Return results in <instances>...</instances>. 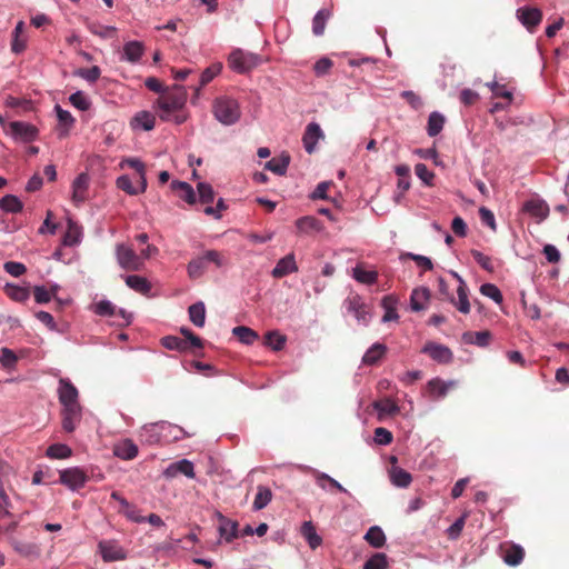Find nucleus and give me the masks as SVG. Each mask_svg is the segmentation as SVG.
<instances>
[{
    "label": "nucleus",
    "mask_w": 569,
    "mask_h": 569,
    "mask_svg": "<svg viewBox=\"0 0 569 569\" xmlns=\"http://www.w3.org/2000/svg\"><path fill=\"white\" fill-rule=\"evenodd\" d=\"M0 210L6 213H19L23 210V203L17 196L6 194L0 199Z\"/></svg>",
    "instance_id": "obj_38"
},
{
    "label": "nucleus",
    "mask_w": 569,
    "mask_h": 569,
    "mask_svg": "<svg viewBox=\"0 0 569 569\" xmlns=\"http://www.w3.org/2000/svg\"><path fill=\"white\" fill-rule=\"evenodd\" d=\"M144 44L141 41H128L123 44L120 60L136 64L141 60L142 56L144 54Z\"/></svg>",
    "instance_id": "obj_21"
},
{
    "label": "nucleus",
    "mask_w": 569,
    "mask_h": 569,
    "mask_svg": "<svg viewBox=\"0 0 569 569\" xmlns=\"http://www.w3.org/2000/svg\"><path fill=\"white\" fill-rule=\"evenodd\" d=\"M27 48V37L24 34V22L19 21L12 32L11 50L19 54Z\"/></svg>",
    "instance_id": "obj_29"
},
{
    "label": "nucleus",
    "mask_w": 569,
    "mask_h": 569,
    "mask_svg": "<svg viewBox=\"0 0 569 569\" xmlns=\"http://www.w3.org/2000/svg\"><path fill=\"white\" fill-rule=\"evenodd\" d=\"M89 477L80 467H71L59 471V481L71 491H77L86 486Z\"/></svg>",
    "instance_id": "obj_6"
},
{
    "label": "nucleus",
    "mask_w": 569,
    "mask_h": 569,
    "mask_svg": "<svg viewBox=\"0 0 569 569\" xmlns=\"http://www.w3.org/2000/svg\"><path fill=\"white\" fill-rule=\"evenodd\" d=\"M298 266L293 253H288L281 258L271 271V274L276 279L283 278L290 273L297 272Z\"/></svg>",
    "instance_id": "obj_22"
},
{
    "label": "nucleus",
    "mask_w": 569,
    "mask_h": 569,
    "mask_svg": "<svg viewBox=\"0 0 569 569\" xmlns=\"http://www.w3.org/2000/svg\"><path fill=\"white\" fill-rule=\"evenodd\" d=\"M57 392L59 402L62 408L80 406L79 391L77 387L68 378L59 379Z\"/></svg>",
    "instance_id": "obj_10"
},
{
    "label": "nucleus",
    "mask_w": 569,
    "mask_h": 569,
    "mask_svg": "<svg viewBox=\"0 0 569 569\" xmlns=\"http://www.w3.org/2000/svg\"><path fill=\"white\" fill-rule=\"evenodd\" d=\"M222 70V64L220 62L212 63L208 68H206L200 76V87H204L209 82H211Z\"/></svg>",
    "instance_id": "obj_57"
},
{
    "label": "nucleus",
    "mask_w": 569,
    "mask_h": 569,
    "mask_svg": "<svg viewBox=\"0 0 569 569\" xmlns=\"http://www.w3.org/2000/svg\"><path fill=\"white\" fill-rule=\"evenodd\" d=\"M471 256L483 270L489 272L493 271L495 267L490 257L476 249L471 250Z\"/></svg>",
    "instance_id": "obj_63"
},
{
    "label": "nucleus",
    "mask_w": 569,
    "mask_h": 569,
    "mask_svg": "<svg viewBox=\"0 0 569 569\" xmlns=\"http://www.w3.org/2000/svg\"><path fill=\"white\" fill-rule=\"evenodd\" d=\"M154 124L156 118L149 111H140L131 120V127L133 129H142L144 131L152 130L154 128Z\"/></svg>",
    "instance_id": "obj_34"
},
{
    "label": "nucleus",
    "mask_w": 569,
    "mask_h": 569,
    "mask_svg": "<svg viewBox=\"0 0 569 569\" xmlns=\"http://www.w3.org/2000/svg\"><path fill=\"white\" fill-rule=\"evenodd\" d=\"M430 298L428 288H418L411 292L410 306L413 311H421L426 308V303Z\"/></svg>",
    "instance_id": "obj_37"
},
{
    "label": "nucleus",
    "mask_w": 569,
    "mask_h": 569,
    "mask_svg": "<svg viewBox=\"0 0 569 569\" xmlns=\"http://www.w3.org/2000/svg\"><path fill=\"white\" fill-rule=\"evenodd\" d=\"M8 133L16 141L29 143L38 139L39 130L36 126L24 121H11L8 123Z\"/></svg>",
    "instance_id": "obj_7"
},
{
    "label": "nucleus",
    "mask_w": 569,
    "mask_h": 569,
    "mask_svg": "<svg viewBox=\"0 0 569 569\" xmlns=\"http://www.w3.org/2000/svg\"><path fill=\"white\" fill-rule=\"evenodd\" d=\"M316 483L323 490L336 489L340 492L349 493L341 483L325 472H318L316 475Z\"/></svg>",
    "instance_id": "obj_40"
},
{
    "label": "nucleus",
    "mask_w": 569,
    "mask_h": 569,
    "mask_svg": "<svg viewBox=\"0 0 569 569\" xmlns=\"http://www.w3.org/2000/svg\"><path fill=\"white\" fill-rule=\"evenodd\" d=\"M217 518L219 520V535L226 542H231L233 539L238 537V522L228 519L221 512H217Z\"/></svg>",
    "instance_id": "obj_23"
},
{
    "label": "nucleus",
    "mask_w": 569,
    "mask_h": 569,
    "mask_svg": "<svg viewBox=\"0 0 569 569\" xmlns=\"http://www.w3.org/2000/svg\"><path fill=\"white\" fill-rule=\"evenodd\" d=\"M331 12L328 9H320L312 19V32L315 36H322Z\"/></svg>",
    "instance_id": "obj_46"
},
{
    "label": "nucleus",
    "mask_w": 569,
    "mask_h": 569,
    "mask_svg": "<svg viewBox=\"0 0 569 569\" xmlns=\"http://www.w3.org/2000/svg\"><path fill=\"white\" fill-rule=\"evenodd\" d=\"M190 321L199 328H202L206 323V307L202 301H198L191 305L188 309Z\"/></svg>",
    "instance_id": "obj_39"
},
{
    "label": "nucleus",
    "mask_w": 569,
    "mask_h": 569,
    "mask_svg": "<svg viewBox=\"0 0 569 569\" xmlns=\"http://www.w3.org/2000/svg\"><path fill=\"white\" fill-rule=\"evenodd\" d=\"M352 277L360 283L375 284L378 280V272L375 270H365L361 267H356L352 270Z\"/></svg>",
    "instance_id": "obj_47"
},
{
    "label": "nucleus",
    "mask_w": 569,
    "mask_h": 569,
    "mask_svg": "<svg viewBox=\"0 0 569 569\" xmlns=\"http://www.w3.org/2000/svg\"><path fill=\"white\" fill-rule=\"evenodd\" d=\"M172 191L177 193V196L184 200L189 204H194L197 201L196 192L191 184L184 181L173 180L170 184Z\"/></svg>",
    "instance_id": "obj_26"
},
{
    "label": "nucleus",
    "mask_w": 569,
    "mask_h": 569,
    "mask_svg": "<svg viewBox=\"0 0 569 569\" xmlns=\"http://www.w3.org/2000/svg\"><path fill=\"white\" fill-rule=\"evenodd\" d=\"M451 274L458 281L457 288V299L453 296L449 297V301L463 315H468L470 312V302L468 298V287L462 277L452 271Z\"/></svg>",
    "instance_id": "obj_13"
},
{
    "label": "nucleus",
    "mask_w": 569,
    "mask_h": 569,
    "mask_svg": "<svg viewBox=\"0 0 569 569\" xmlns=\"http://www.w3.org/2000/svg\"><path fill=\"white\" fill-rule=\"evenodd\" d=\"M387 555L383 552H377L365 562L363 569H387Z\"/></svg>",
    "instance_id": "obj_56"
},
{
    "label": "nucleus",
    "mask_w": 569,
    "mask_h": 569,
    "mask_svg": "<svg viewBox=\"0 0 569 569\" xmlns=\"http://www.w3.org/2000/svg\"><path fill=\"white\" fill-rule=\"evenodd\" d=\"M138 452V447L131 439H123L113 446V455L122 460H132Z\"/></svg>",
    "instance_id": "obj_25"
},
{
    "label": "nucleus",
    "mask_w": 569,
    "mask_h": 569,
    "mask_svg": "<svg viewBox=\"0 0 569 569\" xmlns=\"http://www.w3.org/2000/svg\"><path fill=\"white\" fill-rule=\"evenodd\" d=\"M391 483L398 488H407L412 481L411 475L402 468H393L390 471Z\"/></svg>",
    "instance_id": "obj_45"
},
{
    "label": "nucleus",
    "mask_w": 569,
    "mask_h": 569,
    "mask_svg": "<svg viewBox=\"0 0 569 569\" xmlns=\"http://www.w3.org/2000/svg\"><path fill=\"white\" fill-rule=\"evenodd\" d=\"M397 300L392 296H386L381 300V307L385 310L382 322H389L398 320L399 316L397 312Z\"/></svg>",
    "instance_id": "obj_44"
},
{
    "label": "nucleus",
    "mask_w": 569,
    "mask_h": 569,
    "mask_svg": "<svg viewBox=\"0 0 569 569\" xmlns=\"http://www.w3.org/2000/svg\"><path fill=\"white\" fill-rule=\"evenodd\" d=\"M421 352L428 355L438 363L447 365L453 359V353L447 346L433 341L427 342Z\"/></svg>",
    "instance_id": "obj_14"
},
{
    "label": "nucleus",
    "mask_w": 569,
    "mask_h": 569,
    "mask_svg": "<svg viewBox=\"0 0 569 569\" xmlns=\"http://www.w3.org/2000/svg\"><path fill=\"white\" fill-rule=\"evenodd\" d=\"M521 210L533 218L538 223L546 220L550 211L548 203L537 196L526 200L522 203Z\"/></svg>",
    "instance_id": "obj_12"
},
{
    "label": "nucleus",
    "mask_w": 569,
    "mask_h": 569,
    "mask_svg": "<svg viewBox=\"0 0 569 569\" xmlns=\"http://www.w3.org/2000/svg\"><path fill=\"white\" fill-rule=\"evenodd\" d=\"M178 475L193 479L196 477L193 463L188 459H181L170 463L163 471V476L168 479L176 478Z\"/></svg>",
    "instance_id": "obj_20"
},
{
    "label": "nucleus",
    "mask_w": 569,
    "mask_h": 569,
    "mask_svg": "<svg viewBox=\"0 0 569 569\" xmlns=\"http://www.w3.org/2000/svg\"><path fill=\"white\" fill-rule=\"evenodd\" d=\"M3 291L12 301L16 302H26L30 298V290L28 287L8 282L4 284Z\"/></svg>",
    "instance_id": "obj_32"
},
{
    "label": "nucleus",
    "mask_w": 569,
    "mask_h": 569,
    "mask_svg": "<svg viewBox=\"0 0 569 569\" xmlns=\"http://www.w3.org/2000/svg\"><path fill=\"white\" fill-rule=\"evenodd\" d=\"M445 117L437 112V111H433L429 114V118H428V124H427V133L429 137H436L438 136L442 129H443V126H445Z\"/></svg>",
    "instance_id": "obj_43"
},
{
    "label": "nucleus",
    "mask_w": 569,
    "mask_h": 569,
    "mask_svg": "<svg viewBox=\"0 0 569 569\" xmlns=\"http://www.w3.org/2000/svg\"><path fill=\"white\" fill-rule=\"evenodd\" d=\"M207 269V261L204 254L192 259L187 267L188 276L191 279L200 278Z\"/></svg>",
    "instance_id": "obj_48"
},
{
    "label": "nucleus",
    "mask_w": 569,
    "mask_h": 569,
    "mask_svg": "<svg viewBox=\"0 0 569 569\" xmlns=\"http://www.w3.org/2000/svg\"><path fill=\"white\" fill-rule=\"evenodd\" d=\"M197 190L201 203H211L214 200V191L211 184L207 182H199L197 184Z\"/></svg>",
    "instance_id": "obj_62"
},
{
    "label": "nucleus",
    "mask_w": 569,
    "mask_h": 569,
    "mask_svg": "<svg viewBox=\"0 0 569 569\" xmlns=\"http://www.w3.org/2000/svg\"><path fill=\"white\" fill-rule=\"evenodd\" d=\"M89 186L90 176L88 172H81L74 178L71 184V199L76 206L83 203L88 199Z\"/></svg>",
    "instance_id": "obj_15"
},
{
    "label": "nucleus",
    "mask_w": 569,
    "mask_h": 569,
    "mask_svg": "<svg viewBox=\"0 0 569 569\" xmlns=\"http://www.w3.org/2000/svg\"><path fill=\"white\" fill-rule=\"evenodd\" d=\"M347 313L352 315L361 325H368L370 320L369 307L358 293H350L342 303Z\"/></svg>",
    "instance_id": "obj_5"
},
{
    "label": "nucleus",
    "mask_w": 569,
    "mask_h": 569,
    "mask_svg": "<svg viewBox=\"0 0 569 569\" xmlns=\"http://www.w3.org/2000/svg\"><path fill=\"white\" fill-rule=\"evenodd\" d=\"M416 176L422 181V183L427 187H432L435 184V173L428 169L425 163H417L415 166Z\"/></svg>",
    "instance_id": "obj_55"
},
{
    "label": "nucleus",
    "mask_w": 569,
    "mask_h": 569,
    "mask_svg": "<svg viewBox=\"0 0 569 569\" xmlns=\"http://www.w3.org/2000/svg\"><path fill=\"white\" fill-rule=\"evenodd\" d=\"M365 540L373 548H381L386 543V535L378 526H372L365 535Z\"/></svg>",
    "instance_id": "obj_42"
},
{
    "label": "nucleus",
    "mask_w": 569,
    "mask_h": 569,
    "mask_svg": "<svg viewBox=\"0 0 569 569\" xmlns=\"http://www.w3.org/2000/svg\"><path fill=\"white\" fill-rule=\"evenodd\" d=\"M296 228L301 233L321 232L323 230L322 222L313 216H303L296 220Z\"/></svg>",
    "instance_id": "obj_27"
},
{
    "label": "nucleus",
    "mask_w": 569,
    "mask_h": 569,
    "mask_svg": "<svg viewBox=\"0 0 569 569\" xmlns=\"http://www.w3.org/2000/svg\"><path fill=\"white\" fill-rule=\"evenodd\" d=\"M325 138V133L317 122H310L307 124L302 136V143L305 150L311 154L316 151L317 143L319 140Z\"/></svg>",
    "instance_id": "obj_16"
},
{
    "label": "nucleus",
    "mask_w": 569,
    "mask_h": 569,
    "mask_svg": "<svg viewBox=\"0 0 569 569\" xmlns=\"http://www.w3.org/2000/svg\"><path fill=\"white\" fill-rule=\"evenodd\" d=\"M46 456L51 459H67L72 456V449L64 443H53L48 447Z\"/></svg>",
    "instance_id": "obj_50"
},
{
    "label": "nucleus",
    "mask_w": 569,
    "mask_h": 569,
    "mask_svg": "<svg viewBox=\"0 0 569 569\" xmlns=\"http://www.w3.org/2000/svg\"><path fill=\"white\" fill-rule=\"evenodd\" d=\"M212 114L223 126L236 124L241 118V108L237 99L219 96L212 102Z\"/></svg>",
    "instance_id": "obj_2"
},
{
    "label": "nucleus",
    "mask_w": 569,
    "mask_h": 569,
    "mask_svg": "<svg viewBox=\"0 0 569 569\" xmlns=\"http://www.w3.org/2000/svg\"><path fill=\"white\" fill-rule=\"evenodd\" d=\"M116 257L119 266L124 270L138 271L142 268V258L129 246L117 244Z\"/></svg>",
    "instance_id": "obj_8"
},
{
    "label": "nucleus",
    "mask_w": 569,
    "mask_h": 569,
    "mask_svg": "<svg viewBox=\"0 0 569 569\" xmlns=\"http://www.w3.org/2000/svg\"><path fill=\"white\" fill-rule=\"evenodd\" d=\"M300 532L312 550L321 546L322 538L317 533V530L311 521H305L301 526Z\"/></svg>",
    "instance_id": "obj_35"
},
{
    "label": "nucleus",
    "mask_w": 569,
    "mask_h": 569,
    "mask_svg": "<svg viewBox=\"0 0 569 569\" xmlns=\"http://www.w3.org/2000/svg\"><path fill=\"white\" fill-rule=\"evenodd\" d=\"M54 111L57 113L58 118V130H59V137H67L70 129L74 124V118L72 114L68 111L62 109L59 104H56Z\"/></svg>",
    "instance_id": "obj_28"
},
{
    "label": "nucleus",
    "mask_w": 569,
    "mask_h": 569,
    "mask_svg": "<svg viewBox=\"0 0 569 569\" xmlns=\"http://www.w3.org/2000/svg\"><path fill=\"white\" fill-rule=\"evenodd\" d=\"M176 429L180 435H173V440H180L186 437V432L179 426L168 421H158L144 425L140 430V439L142 442L153 446L163 440H168L167 430Z\"/></svg>",
    "instance_id": "obj_3"
},
{
    "label": "nucleus",
    "mask_w": 569,
    "mask_h": 569,
    "mask_svg": "<svg viewBox=\"0 0 569 569\" xmlns=\"http://www.w3.org/2000/svg\"><path fill=\"white\" fill-rule=\"evenodd\" d=\"M88 30L102 39L110 38L116 34L117 28L112 26H103L98 22L90 21L87 23Z\"/></svg>",
    "instance_id": "obj_53"
},
{
    "label": "nucleus",
    "mask_w": 569,
    "mask_h": 569,
    "mask_svg": "<svg viewBox=\"0 0 569 569\" xmlns=\"http://www.w3.org/2000/svg\"><path fill=\"white\" fill-rule=\"evenodd\" d=\"M491 333L488 330L483 331H467L462 335V340L467 345H475L478 347H487L490 342Z\"/></svg>",
    "instance_id": "obj_31"
},
{
    "label": "nucleus",
    "mask_w": 569,
    "mask_h": 569,
    "mask_svg": "<svg viewBox=\"0 0 569 569\" xmlns=\"http://www.w3.org/2000/svg\"><path fill=\"white\" fill-rule=\"evenodd\" d=\"M17 361L18 357L11 349L6 347L1 349L0 363L2 365V367L7 369H12L16 367Z\"/></svg>",
    "instance_id": "obj_64"
},
{
    "label": "nucleus",
    "mask_w": 569,
    "mask_h": 569,
    "mask_svg": "<svg viewBox=\"0 0 569 569\" xmlns=\"http://www.w3.org/2000/svg\"><path fill=\"white\" fill-rule=\"evenodd\" d=\"M82 237L81 227L72 220H68V228L63 236L62 243L67 247H73L80 243Z\"/></svg>",
    "instance_id": "obj_36"
},
{
    "label": "nucleus",
    "mask_w": 569,
    "mask_h": 569,
    "mask_svg": "<svg viewBox=\"0 0 569 569\" xmlns=\"http://www.w3.org/2000/svg\"><path fill=\"white\" fill-rule=\"evenodd\" d=\"M502 559L509 566H518L525 558V550L516 543L502 545Z\"/></svg>",
    "instance_id": "obj_24"
},
{
    "label": "nucleus",
    "mask_w": 569,
    "mask_h": 569,
    "mask_svg": "<svg viewBox=\"0 0 569 569\" xmlns=\"http://www.w3.org/2000/svg\"><path fill=\"white\" fill-rule=\"evenodd\" d=\"M81 418H82L81 406L63 407L61 409L62 429L68 433L73 432L77 429L78 425L80 423Z\"/></svg>",
    "instance_id": "obj_18"
},
{
    "label": "nucleus",
    "mask_w": 569,
    "mask_h": 569,
    "mask_svg": "<svg viewBox=\"0 0 569 569\" xmlns=\"http://www.w3.org/2000/svg\"><path fill=\"white\" fill-rule=\"evenodd\" d=\"M232 333L244 345H252L259 337L254 330L246 326L234 327Z\"/></svg>",
    "instance_id": "obj_51"
},
{
    "label": "nucleus",
    "mask_w": 569,
    "mask_h": 569,
    "mask_svg": "<svg viewBox=\"0 0 569 569\" xmlns=\"http://www.w3.org/2000/svg\"><path fill=\"white\" fill-rule=\"evenodd\" d=\"M386 352V345L376 342L365 352L362 363L367 366H375L383 358Z\"/></svg>",
    "instance_id": "obj_30"
},
{
    "label": "nucleus",
    "mask_w": 569,
    "mask_h": 569,
    "mask_svg": "<svg viewBox=\"0 0 569 569\" xmlns=\"http://www.w3.org/2000/svg\"><path fill=\"white\" fill-rule=\"evenodd\" d=\"M117 187L130 196H137L143 193L147 189V178L140 177L136 179L133 183L132 179L128 174L118 177L116 181Z\"/></svg>",
    "instance_id": "obj_19"
},
{
    "label": "nucleus",
    "mask_w": 569,
    "mask_h": 569,
    "mask_svg": "<svg viewBox=\"0 0 569 569\" xmlns=\"http://www.w3.org/2000/svg\"><path fill=\"white\" fill-rule=\"evenodd\" d=\"M457 386L456 380L445 381L440 378H433L427 383V393L431 400H440L447 396L450 389Z\"/></svg>",
    "instance_id": "obj_17"
},
{
    "label": "nucleus",
    "mask_w": 569,
    "mask_h": 569,
    "mask_svg": "<svg viewBox=\"0 0 569 569\" xmlns=\"http://www.w3.org/2000/svg\"><path fill=\"white\" fill-rule=\"evenodd\" d=\"M230 68L238 73H246L260 63V57L240 49L232 51L228 59Z\"/></svg>",
    "instance_id": "obj_4"
},
{
    "label": "nucleus",
    "mask_w": 569,
    "mask_h": 569,
    "mask_svg": "<svg viewBox=\"0 0 569 569\" xmlns=\"http://www.w3.org/2000/svg\"><path fill=\"white\" fill-rule=\"evenodd\" d=\"M93 311L101 317H116L117 307L109 300H100L94 305Z\"/></svg>",
    "instance_id": "obj_59"
},
{
    "label": "nucleus",
    "mask_w": 569,
    "mask_h": 569,
    "mask_svg": "<svg viewBox=\"0 0 569 569\" xmlns=\"http://www.w3.org/2000/svg\"><path fill=\"white\" fill-rule=\"evenodd\" d=\"M373 409L378 412L379 416L396 415L399 412V407L397 403L389 398L375 401Z\"/></svg>",
    "instance_id": "obj_52"
},
{
    "label": "nucleus",
    "mask_w": 569,
    "mask_h": 569,
    "mask_svg": "<svg viewBox=\"0 0 569 569\" xmlns=\"http://www.w3.org/2000/svg\"><path fill=\"white\" fill-rule=\"evenodd\" d=\"M161 345L168 350L187 351L189 342L177 336H166L161 339Z\"/></svg>",
    "instance_id": "obj_54"
},
{
    "label": "nucleus",
    "mask_w": 569,
    "mask_h": 569,
    "mask_svg": "<svg viewBox=\"0 0 569 569\" xmlns=\"http://www.w3.org/2000/svg\"><path fill=\"white\" fill-rule=\"evenodd\" d=\"M290 162V157L288 154H282L279 158H272L266 163V168L271 172L282 176L286 173L288 166Z\"/></svg>",
    "instance_id": "obj_49"
},
{
    "label": "nucleus",
    "mask_w": 569,
    "mask_h": 569,
    "mask_svg": "<svg viewBox=\"0 0 569 569\" xmlns=\"http://www.w3.org/2000/svg\"><path fill=\"white\" fill-rule=\"evenodd\" d=\"M516 17L528 32L533 33L541 23L543 14L539 8L523 6L517 9Z\"/></svg>",
    "instance_id": "obj_9"
},
{
    "label": "nucleus",
    "mask_w": 569,
    "mask_h": 569,
    "mask_svg": "<svg viewBox=\"0 0 569 569\" xmlns=\"http://www.w3.org/2000/svg\"><path fill=\"white\" fill-rule=\"evenodd\" d=\"M126 284L138 293L147 295L151 290V284L147 278L138 274H129L123 277Z\"/></svg>",
    "instance_id": "obj_33"
},
{
    "label": "nucleus",
    "mask_w": 569,
    "mask_h": 569,
    "mask_svg": "<svg viewBox=\"0 0 569 569\" xmlns=\"http://www.w3.org/2000/svg\"><path fill=\"white\" fill-rule=\"evenodd\" d=\"M70 103L80 111H87L91 107V102L87 94L82 91H76L69 97Z\"/></svg>",
    "instance_id": "obj_58"
},
{
    "label": "nucleus",
    "mask_w": 569,
    "mask_h": 569,
    "mask_svg": "<svg viewBox=\"0 0 569 569\" xmlns=\"http://www.w3.org/2000/svg\"><path fill=\"white\" fill-rule=\"evenodd\" d=\"M272 499V491L266 486H258L257 493L252 503V509L259 511L266 508Z\"/></svg>",
    "instance_id": "obj_41"
},
{
    "label": "nucleus",
    "mask_w": 569,
    "mask_h": 569,
    "mask_svg": "<svg viewBox=\"0 0 569 569\" xmlns=\"http://www.w3.org/2000/svg\"><path fill=\"white\" fill-rule=\"evenodd\" d=\"M98 551L104 562L120 561L127 558V551L117 540H101Z\"/></svg>",
    "instance_id": "obj_11"
},
{
    "label": "nucleus",
    "mask_w": 569,
    "mask_h": 569,
    "mask_svg": "<svg viewBox=\"0 0 569 569\" xmlns=\"http://www.w3.org/2000/svg\"><path fill=\"white\" fill-rule=\"evenodd\" d=\"M120 167H129L133 169L137 173V179H139L140 177L146 178V166L138 158H126L120 162Z\"/></svg>",
    "instance_id": "obj_60"
},
{
    "label": "nucleus",
    "mask_w": 569,
    "mask_h": 569,
    "mask_svg": "<svg viewBox=\"0 0 569 569\" xmlns=\"http://www.w3.org/2000/svg\"><path fill=\"white\" fill-rule=\"evenodd\" d=\"M480 292H481V295L492 299L496 303H501L503 300L501 291L493 283L481 284Z\"/></svg>",
    "instance_id": "obj_61"
},
{
    "label": "nucleus",
    "mask_w": 569,
    "mask_h": 569,
    "mask_svg": "<svg viewBox=\"0 0 569 569\" xmlns=\"http://www.w3.org/2000/svg\"><path fill=\"white\" fill-rule=\"evenodd\" d=\"M188 93L184 87L173 86L170 90L157 99L158 114L163 121H172L181 124L187 120L183 108L187 103Z\"/></svg>",
    "instance_id": "obj_1"
}]
</instances>
